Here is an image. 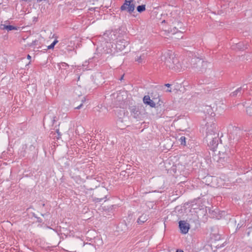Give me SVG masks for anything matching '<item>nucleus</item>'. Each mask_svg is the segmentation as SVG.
Instances as JSON below:
<instances>
[{
  "label": "nucleus",
  "mask_w": 252,
  "mask_h": 252,
  "mask_svg": "<svg viewBox=\"0 0 252 252\" xmlns=\"http://www.w3.org/2000/svg\"><path fill=\"white\" fill-rule=\"evenodd\" d=\"M203 111L204 113L205 114L206 117L207 116L214 117L215 116V114L213 112V110L211 106H205Z\"/></svg>",
  "instance_id": "ddd939ff"
},
{
  "label": "nucleus",
  "mask_w": 252,
  "mask_h": 252,
  "mask_svg": "<svg viewBox=\"0 0 252 252\" xmlns=\"http://www.w3.org/2000/svg\"><path fill=\"white\" fill-rule=\"evenodd\" d=\"M250 233H251V231H248V232L247 233V235H248V236H250Z\"/></svg>",
  "instance_id": "79ce46f5"
},
{
  "label": "nucleus",
  "mask_w": 252,
  "mask_h": 252,
  "mask_svg": "<svg viewBox=\"0 0 252 252\" xmlns=\"http://www.w3.org/2000/svg\"><path fill=\"white\" fill-rule=\"evenodd\" d=\"M128 44V42L125 39H120L115 44V48L117 51H122Z\"/></svg>",
  "instance_id": "6e6552de"
},
{
  "label": "nucleus",
  "mask_w": 252,
  "mask_h": 252,
  "mask_svg": "<svg viewBox=\"0 0 252 252\" xmlns=\"http://www.w3.org/2000/svg\"><path fill=\"white\" fill-rule=\"evenodd\" d=\"M172 88L170 87L169 88H167V89H166L165 90H162L163 91V92H166V93H171L172 92Z\"/></svg>",
  "instance_id": "c756f323"
},
{
  "label": "nucleus",
  "mask_w": 252,
  "mask_h": 252,
  "mask_svg": "<svg viewBox=\"0 0 252 252\" xmlns=\"http://www.w3.org/2000/svg\"><path fill=\"white\" fill-rule=\"evenodd\" d=\"M56 121V117L54 116L53 117V119L52 120V124L54 125Z\"/></svg>",
  "instance_id": "72a5a7b5"
},
{
  "label": "nucleus",
  "mask_w": 252,
  "mask_h": 252,
  "mask_svg": "<svg viewBox=\"0 0 252 252\" xmlns=\"http://www.w3.org/2000/svg\"><path fill=\"white\" fill-rule=\"evenodd\" d=\"M23 157H25L26 156H25V155H24H24H23Z\"/></svg>",
  "instance_id": "de8ad7c7"
},
{
  "label": "nucleus",
  "mask_w": 252,
  "mask_h": 252,
  "mask_svg": "<svg viewBox=\"0 0 252 252\" xmlns=\"http://www.w3.org/2000/svg\"><path fill=\"white\" fill-rule=\"evenodd\" d=\"M172 86V85L170 84H165L163 86H157L156 87V88L158 90H164L166 89V88H170Z\"/></svg>",
  "instance_id": "aec40b11"
},
{
  "label": "nucleus",
  "mask_w": 252,
  "mask_h": 252,
  "mask_svg": "<svg viewBox=\"0 0 252 252\" xmlns=\"http://www.w3.org/2000/svg\"><path fill=\"white\" fill-rule=\"evenodd\" d=\"M44 206H45V204L44 203L42 204V206L44 207Z\"/></svg>",
  "instance_id": "49530a36"
},
{
  "label": "nucleus",
  "mask_w": 252,
  "mask_h": 252,
  "mask_svg": "<svg viewBox=\"0 0 252 252\" xmlns=\"http://www.w3.org/2000/svg\"><path fill=\"white\" fill-rule=\"evenodd\" d=\"M27 91L29 94H35L37 92L36 85L35 84H31L28 86Z\"/></svg>",
  "instance_id": "4468645a"
},
{
  "label": "nucleus",
  "mask_w": 252,
  "mask_h": 252,
  "mask_svg": "<svg viewBox=\"0 0 252 252\" xmlns=\"http://www.w3.org/2000/svg\"><path fill=\"white\" fill-rule=\"evenodd\" d=\"M157 99L158 98L153 97L152 99H151L150 95H144L143 100L145 104L149 105L151 107H156V104H158V102L155 101V99Z\"/></svg>",
  "instance_id": "1a4fd4ad"
},
{
  "label": "nucleus",
  "mask_w": 252,
  "mask_h": 252,
  "mask_svg": "<svg viewBox=\"0 0 252 252\" xmlns=\"http://www.w3.org/2000/svg\"><path fill=\"white\" fill-rule=\"evenodd\" d=\"M85 101H86V98L84 97V98L82 99V103L83 104Z\"/></svg>",
  "instance_id": "ea45409f"
},
{
  "label": "nucleus",
  "mask_w": 252,
  "mask_h": 252,
  "mask_svg": "<svg viewBox=\"0 0 252 252\" xmlns=\"http://www.w3.org/2000/svg\"><path fill=\"white\" fill-rule=\"evenodd\" d=\"M32 58L31 56L30 55H28L27 56V59L29 60H31Z\"/></svg>",
  "instance_id": "58836bf2"
},
{
  "label": "nucleus",
  "mask_w": 252,
  "mask_h": 252,
  "mask_svg": "<svg viewBox=\"0 0 252 252\" xmlns=\"http://www.w3.org/2000/svg\"><path fill=\"white\" fill-rule=\"evenodd\" d=\"M0 4H1L0 3Z\"/></svg>",
  "instance_id": "09e8293b"
},
{
  "label": "nucleus",
  "mask_w": 252,
  "mask_h": 252,
  "mask_svg": "<svg viewBox=\"0 0 252 252\" xmlns=\"http://www.w3.org/2000/svg\"><path fill=\"white\" fill-rule=\"evenodd\" d=\"M146 56L143 54L140 56H137L135 59V61L139 63H142L145 62Z\"/></svg>",
  "instance_id": "a211bd4d"
},
{
  "label": "nucleus",
  "mask_w": 252,
  "mask_h": 252,
  "mask_svg": "<svg viewBox=\"0 0 252 252\" xmlns=\"http://www.w3.org/2000/svg\"><path fill=\"white\" fill-rule=\"evenodd\" d=\"M246 113L250 116L252 115V105L247 107L246 108Z\"/></svg>",
  "instance_id": "cd10ccee"
},
{
  "label": "nucleus",
  "mask_w": 252,
  "mask_h": 252,
  "mask_svg": "<svg viewBox=\"0 0 252 252\" xmlns=\"http://www.w3.org/2000/svg\"><path fill=\"white\" fill-rule=\"evenodd\" d=\"M148 220V216L145 214H143L137 220V222L139 225H142Z\"/></svg>",
  "instance_id": "f3484780"
},
{
  "label": "nucleus",
  "mask_w": 252,
  "mask_h": 252,
  "mask_svg": "<svg viewBox=\"0 0 252 252\" xmlns=\"http://www.w3.org/2000/svg\"><path fill=\"white\" fill-rule=\"evenodd\" d=\"M166 22V21H165V20H163L162 22H161V23H165Z\"/></svg>",
  "instance_id": "37998d69"
},
{
  "label": "nucleus",
  "mask_w": 252,
  "mask_h": 252,
  "mask_svg": "<svg viewBox=\"0 0 252 252\" xmlns=\"http://www.w3.org/2000/svg\"><path fill=\"white\" fill-rule=\"evenodd\" d=\"M62 134L60 132V130L59 128H57V126H55V131L52 132L50 133V136L53 137L54 139H56L57 140H59L61 138Z\"/></svg>",
  "instance_id": "2eb2a0df"
},
{
  "label": "nucleus",
  "mask_w": 252,
  "mask_h": 252,
  "mask_svg": "<svg viewBox=\"0 0 252 252\" xmlns=\"http://www.w3.org/2000/svg\"><path fill=\"white\" fill-rule=\"evenodd\" d=\"M30 149H31L32 150V149H33V150H34L35 147H34V146H33L32 145H31V146L30 147Z\"/></svg>",
  "instance_id": "4c0bfd02"
},
{
  "label": "nucleus",
  "mask_w": 252,
  "mask_h": 252,
  "mask_svg": "<svg viewBox=\"0 0 252 252\" xmlns=\"http://www.w3.org/2000/svg\"><path fill=\"white\" fill-rule=\"evenodd\" d=\"M82 106H83L82 103H81L80 105H79L77 107H75V109H80L82 107Z\"/></svg>",
  "instance_id": "f704fd0d"
},
{
  "label": "nucleus",
  "mask_w": 252,
  "mask_h": 252,
  "mask_svg": "<svg viewBox=\"0 0 252 252\" xmlns=\"http://www.w3.org/2000/svg\"><path fill=\"white\" fill-rule=\"evenodd\" d=\"M135 9L134 0H125L124 3L120 7L121 11H126L128 13H132Z\"/></svg>",
  "instance_id": "20e7f679"
},
{
  "label": "nucleus",
  "mask_w": 252,
  "mask_h": 252,
  "mask_svg": "<svg viewBox=\"0 0 252 252\" xmlns=\"http://www.w3.org/2000/svg\"><path fill=\"white\" fill-rule=\"evenodd\" d=\"M241 227V225H240V224H238L237 225V228H236V229H239Z\"/></svg>",
  "instance_id": "a19ab883"
},
{
  "label": "nucleus",
  "mask_w": 252,
  "mask_h": 252,
  "mask_svg": "<svg viewBox=\"0 0 252 252\" xmlns=\"http://www.w3.org/2000/svg\"><path fill=\"white\" fill-rule=\"evenodd\" d=\"M247 249L246 251L249 252L250 251H252V246H249L246 248Z\"/></svg>",
  "instance_id": "473e14b6"
},
{
  "label": "nucleus",
  "mask_w": 252,
  "mask_h": 252,
  "mask_svg": "<svg viewBox=\"0 0 252 252\" xmlns=\"http://www.w3.org/2000/svg\"><path fill=\"white\" fill-rule=\"evenodd\" d=\"M58 42V41L56 39H55L50 45L48 46L47 49H53L55 45Z\"/></svg>",
  "instance_id": "393cba45"
},
{
  "label": "nucleus",
  "mask_w": 252,
  "mask_h": 252,
  "mask_svg": "<svg viewBox=\"0 0 252 252\" xmlns=\"http://www.w3.org/2000/svg\"><path fill=\"white\" fill-rule=\"evenodd\" d=\"M123 96L124 95H117L116 98H114V100L112 101L114 107L124 108L126 106L127 104V98L126 97L124 98Z\"/></svg>",
  "instance_id": "7ed1b4c3"
},
{
  "label": "nucleus",
  "mask_w": 252,
  "mask_h": 252,
  "mask_svg": "<svg viewBox=\"0 0 252 252\" xmlns=\"http://www.w3.org/2000/svg\"><path fill=\"white\" fill-rule=\"evenodd\" d=\"M179 141L180 142V144L182 145L185 146L186 145V137L185 136H181L179 139Z\"/></svg>",
  "instance_id": "c85d7f7f"
},
{
  "label": "nucleus",
  "mask_w": 252,
  "mask_h": 252,
  "mask_svg": "<svg viewBox=\"0 0 252 252\" xmlns=\"http://www.w3.org/2000/svg\"><path fill=\"white\" fill-rule=\"evenodd\" d=\"M246 85H243V88L242 87H240L238 88L237 90H236L233 93V94H243L244 93V90L246 89L245 87Z\"/></svg>",
  "instance_id": "4be33fe9"
},
{
  "label": "nucleus",
  "mask_w": 252,
  "mask_h": 252,
  "mask_svg": "<svg viewBox=\"0 0 252 252\" xmlns=\"http://www.w3.org/2000/svg\"><path fill=\"white\" fill-rule=\"evenodd\" d=\"M217 162L222 164L227 162L229 160V153L228 154H219Z\"/></svg>",
  "instance_id": "f8f14e48"
},
{
  "label": "nucleus",
  "mask_w": 252,
  "mask_h": 252,
  "mask_svg": "<svg viewBox=\"0 0 252 252\" xmlns=\"http://www.w3.org/2000/svg\"><path fill=\"white\" fill-rule=\"evenodd\" d=\"M242 134L243 131L240 128L234 126L230 131L229 136L232 140V143L237 144L241 140Z\"/></svg>",
  "instance_id": "f03ea898"
},
{
  "label": "nucleus",
  "mask_w": 252,
  "mask_h": 252,
  "mask_svg": "<svg viewBox=\"0 0 252 252\" xmlns=\"http://www.w3.org/2000/svg\"><path fill=\"white\" fill-rule=\"evenodd\" d=\"M211 139V141H210L209 144H208V146L210 148V150L215 151L219 145V140H220V138L218 136H212Z\"/></svg>",
  "instance_id": "9b49d317"
},
{
  "label": "nucleus",
  "mask_w": 252,
  "mask_h": 252,
  "mask_svg": "<svg viewBox=\"0 0 252 252\" xmlns=\"http://www.w3.org/2000/svg\"><path fill=\"white\" fill-rule=\"evenodd\" d=\"M33 216L37 219V221L38 222H39V223L43 222V220L40 218L36 217V216H34V215H33Z\"/></svg>",
  "instance_id": "7c9ffc66"
},
{
  "label": "nucleus",
  "mask_w": 252,
  "mask_h": 252,
  "mask_svg": "<svg viewBox=\"0 0 252 252\" xmlns=\"http://www.w3.org/2000/svg\"><path fill=\"white\" fill-rule=\"evenodd\" d=\"M142 106L134 105L129 108L131 116L135 119H140L142 115Z\"/></svg>",
  "instance_id": "0eeeda50"
},
{
  "label": "nucleus",
  "mask_w": 252,
  "mask_h": 252,
  "mask_svg": "<svg viewBox=\"0 0 252 252\" xmlns=\"http://www.w3.org/2000/svg\"><path fill=\"white\" fill-rule=\"evenodd\" d=\"M3 29L7 30L8 31H10L12 30H17V27L12 25H3Z\"/></svg>",
  "instance_id": "412c9836"
},
{
  "label": "nucleus",
  "mask_w": 252,
  "mask_h": 252,
  "mask_svg": "<svg viewBox=\"0 0 252 252\" xmlns=\"http://www.w3.org/2000/svg\"><path fill=\"white\" fill-rule=\"evenodd\" d=\"M228 154L230 153L229 148L228 147L225 148L224 147L223 149H221V151H220L219 152V154Z\"/></svg>",
  "instance_id": "a878e982"
},
{
  "label": "nucleus",
  "mask_w": 252,
  "mask_h": 252,
  "mask_svg": "<svg viewBox=\"0 0 252 252\" xmlns=\"http://www.w3.org/2000/svg\"><path fill=\"white\" fill-rule=\"evenodd\" d=\"M124 74H123L122 76H121V77L119 79V80L122 81L124 79Z\"/></svg>",
  "instance_id": "e433bc0d"
},
{
  "label": "nucleus",
  "mask_w": 252,
  "mask_h": 252,
  "mask_svg": "<svg viewBox=\"0 0 252 252\" xmlns=\"http://www.w3.org/2000/svg\"><path fill=\"white\" fill-rule=\"evenodd\" d=\"M107 190L106 189L102 188L97 190L96 193L97 197H92L93 201L94 203L100 202L104 199L106 198L107 194Z\"/></svg>",
  "instance_id": "39448f33"
},
{
  "label": "nucleus",
  "mask_w": 252,
  "mask_h": 252,
  "mask_svg": "<svg viewBox=\"0 0 252 252\" xmlns=\"http://www.w3.org/2000/svg\"><path fill=\"white\" fill-rule=\"evenodd\" d=\"M92 59H90L88 61H85L82 64L83 69L90 70L93 67L94 64L92 63Z\"/></svg>",
  "instance_id": "dca6fc26"
},
{
  "label": "nucleus",
  "mask_w": 252,
  "mask_h": 252,
  "mask_svg": "<svg viewBox=\"0 0 252 252\" xmlns=\"http://www.w3.org/2000/svg\"><path fill=\"white\" fill-rule=\"evenodd\" d=\"M42 0H37V2H40L42 1Z\"/></svg>",
  "instance_id": "c03bdc74"
},
{
  "label": "nucleus",
  "mask_w": 252,
  "mask_h": 252,
  "mask_svg": "<svg viewBox=\"0 0 252 252\" xmlns=\"http://www.w3.org/2000/svg\"><path fill=\"white\" fill-rule=\"evenodd\" d=\"M211 63L204 61L199 57H194L189 60H184L182 64L180 63H176L177 70L181 71L187 68L191 69L194 72L203 73L211 66Z\"/></svg>",
  "instance_id": "f257e3e1"
},
{
  "label": "nucleus",
  "mask_w": 252,
  "mask_h": 252,
  "mask_svg": "<svg viewBox=\"0 0 252 252\" xmlns=\"http://www.w3.org/2000/svg\"><path fill=\"white\" fill-rule=\"evenodd\" d=\"M46 215H47V214H41V215H42V216H43V217H44V216Z\"/></svg>",
  "instance_id": "a18cd8bd"
},
{
  "label": "nucleus",
  "mask_w": 252,
  "mask_h": 252,
  "mask_svg": "<svg viewBox=\"0 0 252 252\" xmlns=\"http://www.w3.org/2000/svg\"><path fill=\"white\" fill-rule=\"evenodd\" d=\"M58 66L60 69H66L67 67H69V65L65 63H61L58 64Z\"/></svg>",
  "instance_id": "5701e85b"
},
{
  "label": "nucleus",
  "mask_w": 252,
  "mask_h": 252,
  "mask_svg": "<svg viewBox=\"0 0 252 252\" xmlns=\"http://www.w3.org/2000/svg\"><path fill=\"white\" fill-rule=\"evenodd\" d=\"M119 92V94H122V93H126V94H127V92L126 91L124 88L118 91Z\"/></svg>",
  "instance_id": "2f4dec72"
},
{
  "label": "nucleus",
  "mask_w": 252,
  "mask_h": 252,
  "mask_svg": "<svg viewBox=\"0 0 252 252\" xmlns=\"http://www.w3.org/2000/svg\"><path fill=\"white\" fill-rule=\"evenodd\" d=\"M158 97H159V95H158V96L157 97V98H158V99H155V101H157V102H158V103H159L160 100H159ZM158 104H159V105H160V103H158Z\"/></svg>",
  "instance_id": "c9c22d12"
},
{
  "label": "nucleus",
  "mask_w": 252,
  "mask_h": 252,
  "mask_svg": "<svg viewBox=\"0 0 252 252\" xmlns=\"http://www.w3.org/2000/svg\"><path fill=\"white\" fill-rule=\"evenodd\" d=\"M206 137L207 138H209V136L213 135V136H218V133H217V130L216 129V124L214 123H212L211 124H209L207 123L206 124Z\"/></svg>",
  "instance_id": "423d86ee"
},
{
  "label": "nucleus",
  "mask_w": 252,
  "mask_h": 252,
  "mask_svg": "<svg viewBox=\"0 0 252 252\" xmlns=\"http://www.w3.org/2000/svg\"><path fill=\"white\" fill-rule=\"evenodd\" d=\"M179 227L181 233L186 234L189 232L190 228V225L185 220H180L179 222Z\"/></svg>",
  "instance_id": "9d476101"
},
{
  "label": "nucleus",
  "mask_w": 252,
  "mask_h": 252,
  "mask_svg": "<svg viewBox=\"0 0 252 252\" xmlns=\"http://www.w3.org/2000/svg\"><path fill=\"white\" fill-rule=\"evenodd\" d=\"M39 41L37 40H34L32 41V43L29 44L28 45L30 47H34L37 45H39Z\"/></svg>",
  "instance_id": "bb28decb"
},
{
  "label": "nucleus",
  "mask_w": 252,
  "mask_h": 252,
  "mask_svg": "<svg viewBox=\"0 0 252 252\" xmlns=\"http://www.w3.org/2000/svg\"><path fill=\"white\" fill-rule=\"evenodd\" d=\"M145 10L146 5L145 4L140 5L137 7V11L139 13H141L144 11Z\"/></svg>",
  "instance_id": "b1692460"
},
{
  "label": "nucleus",
  "mask_w": 252,
  "mask_h": 252,
  "mask_svg": "<svg viewBox=\"0 0 252 252\" xmlns=\"http://www.w3.org/2000/svg\"><path fill=\"white\" fill-rule=\"evenodd\" d=\"M236 48L239 50H244L247 49V45H245L243 42H240L236 44Z\"/></svg>",
  "instance_id": "6ab92c4d"
}]
</instances>
